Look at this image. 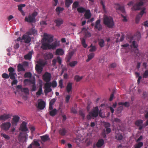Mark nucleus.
Masks as SVG:
<instances>
[{
    "label": "nucleus",
    "instance_id": "obj_24",
    "mask_svg": "<svg viewBox=\"0 0 148 148\" xmlns=\"http://www.w3.org/2000/svg\"><path fill=\"white\" fill-rule=\"evenodd\" d=\"M53 57V54L50 53H45L44 56V58L45 60H48L52 58Z\"/></svg>",
    "mask_w": 148,
    "mask_h": 148
},
{
    "label": "nucleus",
    "instance_id": "obj_63",
    "mask_svg": "<svg viewBox=\"0 0 148 148\" xmlns=\"http://www.w3.org/2000/svg\"><path fill=\"white\" fill-rule=\"evenodd\" d=\"M13 80L12 81L11 83V84L12 85H16L18 83L17 80L15 79H13Z\"/></svg>",
    "mask_w": 148,
    "mask_h": 148
},
{
    "label": "nucleus",
    "instance_id": "obj_19",
    "mask_svg": "<svg viewBox=\"0 0 148 148\" xmlns=\"http://www.w3.org/2000/svg\"><path fill=\"white\" fill-rule=\"evenodd\" d=\"M110 124L109 123H105L104 124V127L107 134L110 133L111 131V129L110 128Z\"/></svg>",
    "mask_w": 148,
    "mask_h": 148
},
{
    "label": "nucleus",
    "instance_id": "obj_5",
    "mask_svg": "<svg viewBox=\"0 0 148 148\" xmlns=\"http://www.w3.org/2000/svg\"><path fill=\"white\" fill-rule=\"evenodd\" d=\"M8 71L9 72V77H10L11 79H15V75H16L15 69L13 67H10L8 68Z\"/></svg>",
    "mask_w": 148,
    "mask_h": 148
},
{
    "label": "nucleus",
    "instance_id": "obj_35",
    "mask_svg": "<svg viewBox=\"0 0 148 148\" xmlns=\"http://www.w3.org/2000/svg\"><path fill=\"white\" fill-rule=\"evenodd\" d=\"M25 70L22 65L19 64L17 66V71L18 72L21 71H25Z\"/></svg>",
    "mask_w": 148,
    "mask_h": 148
},
{
    "label": "nucleus",
    "instance_id": "obj_45",
    "mask_svg": "<svg viewBox=\"0 0 148 148\" xmlns=\"http://www.w3.org/2000/svg\"><path fill=\"white\" fill-rule=\"evenodd\" d=\"M116 9L117 10H120L121 12L123 13L125 12L124 7L123 6L118 5V7L116 8Z\"/></svg>",
    "mask_w": 148,
    "mask_h": 148
},
{
    "label": "nucleus",
    "instance_id": "obj_22",
    "mask_svg": "<svg viewBox=\"0 0 148 148\" xmlns=\"http://www.w3.org/2000/svg\"><path fill=\"white\" fill-rule=\"evenodd\" d=\"M87 34H86L84 36L83 38H80V40L81 41V44L83 47L84 48H86L87 46V45L86 43V40Z\"/></svg>",
    "mask_w": 148,
    "mask_h": 148
},
{
    "label": "nucleus",
    "instance_id": "obj_50",
    "mask_svg": "<svg viewBox=\"0 0 148 148\" xmlns=\"http://www.w3.org/2000/svg\"><path fill=\"white\" fill-rule=\"evenodd\" d=\"M89 47L91 48L89 49V51L90 52L94 51L97 49L96 47L95 46H93L92 44H91L90 46Z\"/></svg>",
    "mask_w": 148,
    "mask_h": 148
},
{
    "label": "nucleus",
    "instance_id": "obj_42",
    "mask_svg": "<svg viewBox=\"0 0 148 148\" xmlns=\"http://www.w3.org/2000/svg\"><path fill=\"white\" fill-rule=\"evenodd\" d=\"M143 123V121L141 119L137 120L135 122V125L137 126H139L142 125Z\"/></svg>",
    "mask_w": 148,
    "mask_h": 148
},
{
    "label": "nucleus",
    "instance_id": "obj_2",
    "mask_svg": "<svg viewBox=\"0 0 148 148\" xmlns=\"http://www.w3.org/2000/svg\"><path fill=\"white\" fill-rule=\"evenodd\" d=\"M104 24L109 28H112L114 25V23L112 18L110 16L105 15L103 17Z\"/></svg>",
    "mask_w": 148,
    "mask_h": 148
},
{
    "label": "nucleus",
    "instance_id": "obj_10",
    "mask_svg": "<svg viewBox=\"0 0 148 148\" xmlns=\"http://www.w3.org/2000/svg\"><path fill=\"white\" fill-rule=\"evenodd\" d=\"M11 124L9 122H6L3 123L1 125V128L5 130H8L10 127Z\"/></svg>",
    "mask_w": 148,
    "mask_h": 148
},
{
    "label": "nucleus",
    "instance_id": "obj_41",
    "mask_svg": "<svg viewBox=\"0 0 148 148\" xmlns=\"http://www.w3.org/2000/svg\"><path fill=\"white\" fill-rule=\"evenodd\" d=\"M77 10V11L80 13H83L84 12H86V10L83 7H80L78 8Z\"/></svg>",
    "mask_w": 148,
    "mask_h": 148
},
{
    "label": "nucleus",
    "instance_id": "obj_26",
    "mask_svg": "<svg viewBox=\"0 0 148 148\" xmlns=\"http://www.w3.org/2000/svg\"><path fill=\"white\" fill-rule=\"evenodd\" d=\"M33 53V51H30L27 54L25 55L24 56V59L26 60H30L31 59L32 57V55Z\"/></svg>",
    "mask_w": 148,
    "mask_h": 148
},
{
    "label": "nucleus",
    "instance_id": "obj_15",
    "mask_svg": "<svg viewBox=\"0 0 148 148\" xmlns=\"http://www.w3.org/2000/svg\"><path fill=\"white\" fill-rule=\"evenodd\" d=\"M59 41L56 40L50 44V49H54L57 47L59 46Z\"/></svg>",
    "mask_w": 148,
    "mask_h": 148
},
{
    "label": "nucleus",
    "instance_id": "obj_51",
    "mask_svg": "<svg viewBox=\"0 0 148 148\" xmlns=\"http://www.w3.org/2000/svg\"><path fill=\"white\" fill-rule=\"evenodd\" d=\"M32 76V74L30 72H27L25 73L24 75V77H25L30 78Z\"/></svg>",
    "mask_w": 148,
    "mask_h": 148
},
{
    "label": "nucleus",
    "instance_id": "obj_12",
    "mask_svg": "<svg viewBox=\"0 0 148 148\" xmlns=\"http://www.w3.org/2000/svg\"><path fill=\"white\" fill-rule=\"evenodd\" d=\"M37 30L35 29L34 27H33L29 30L27 32V34L28 35L35 36L37 34Z\"/></svg>",
    "mask_w": 148,
    "mask_h": 148
},
{
    "label": "nucleus",
    "instance_id": "obj_21",
    "mask_svg": "<svg viewBox=\"0 0 148 148\" xmlns=\"http://www.w3.org/2000/svg\"><path fill=\"white\" fill-rule=\"evenodd\" d=\"M10 117V114H4L0 116V120L5 121L9 119Z\"/></svg>",
    "mask_w": 148,
    "mask_h": 148
},
{
    "label": "nucleus",
    "instance_id": "obj_46",
    "mask_svg": "<svg viewBox=\"0 0 148 148\" xmlns=\"http://www.w3.org/2000/svg\"><path fill=\"white\" fill-rule=\"evenodd\" d=\"M42 86H40L39 87L38 91L36 92V95L39 96L42 94Z\"/></svg>",
    "mask_w": 148,
    "mask_h": 148
},
{
    "label": "nucleus",
    "instance_id": "obj_59",
    "mask_svg": "<svg viewBox=\"0 0 148 148\" xmlns=\"http://www.w3.org/2000/svg\"><path fill=\"white\" fill-rule=\"evenodd\" d=\"M57 86V83L56 81H53L51 83V86L53 88H55Z\"/></svg>",
    "mask_w": 148,
    "mask_h": 148
},
{
    "label": "nucleus",
    "instance_id": "obj_37",
    "mask_svg": "<svg viewBox=\"0 0 148 148\" xmlns=\"http://www.w3.org/2000/svg\"><path fill=\"white\" fill-rule=\"evenodd\" d=\"M94 56L95 54L93 53H92L88 55V59L86 60V61L87 62L89 61L94 57Z\"/></svg>",
    "mask_w": 148,
    "mask_h": 148
},
{
    "label": "nucleus",
    "instance_id": "obj_54",
    "mask_svg": "<svg viewBox=\"0 0 148 148\" xmlns=\"http://www.w3.org/2000/svg\"><path fill=\"white\" fill-rule=\"evenodd\" d=\"M1 136L7 140H9L10 138V136L5 134H1Z\"/></svg>",
    "mask_w": 148,
    "mask_h": 148
},
{
    "label": "nucleus",
    "instance_id": "obj_27",
    "mask_svg": "<svg viewBox=\"0 0 148 148\" xmlns=\"http://www.w3.org/2000/svg\"><path fill=\"white\" fill-rule=\"evenodd\" d=\"M59 133L62 136H64L67 133V130L64 128L60 129L58 131Z\"/></svg>",
    "mask_w": 148,
    "mask_h": 148
},
{
    "label": "nucleus",
    "instance_id": "obj_25",
    "mask_svg": "<svg viewBox=\"0 0 148 148\" xmlns=\"http://www.w3.org/2000/svg\"><path fill=\"white\" fill-rule=\"evenodd\" d=\"M72 83L68 82L66 87V90L67 92L69 93L72 90Z\"/></svg>",
    "mask_w": 148,
    "mask_h": 148
},
{
    "label": "nucleus",
    "instance_id": "obj_56",
    "mask_svg": "<svg viewBox=\"0 0 148 148\" xmlns=\"http://www.w3.org/2000/svg\"><path fill=\"white\" fill-rule=\"evenodd\" d=\"M59 86L60 87V88H62L64 87L63 84V80L62 79H60V80L59 82Z\"/></svg>",
    "mask_w": 148,
    "mask_h": 148
},
{
    "label": "nucleus",
    "instance_id": "obj_32",
    "mask_svg": "<svg viewBox=\"0 0 148 148\" xmlns=\"http://www.w3.org/2000/svg\"><path fill=\"white\" fill-rule=\"evenodd\" d=\"M73 55V53L71 52L69 53L68 55L67 56L66 58V61L67 62H69L71 59Z\"/></svg>",
    "mask_w": 148,
    "mask_h": 148
},
{
    "label": "nucleus",
    "instance_id": "obj_31",
    "mask_svg": "<svg viewBox=\"0 0 148 148\" xmlns=\"http://www.w3.org/2000/svg\"><path fill=\"white\" fill-rule=\"evenodd\" d=\"M41 140L43 142L48 140L49 139V136L47 134L41 136L40 137Z\"/></svg>",
    "mask_w": 148,
    "mask_h": 148
},
{
    "label": "nucleus",
    "instance_id": "obj_61",
    "mask_svg": "<svg viewBox=\"0 0 148 148\" xmlns=\"http://www.w3.org/2000/svg\"><path fill=\"white\" fill-rule=\"evenodd\" d=\"M132 45L134 48H137L138 47V45L136 44V42L134 40L132 42Z\"/></svg>",
    "mask_w": 148,
    "mask_h": 148
},
{
    "label": "nucleus",
    "instance_id": "obj_9",
    "mask_svg": "<svg viewBox=\"0 0 148 148\" xmlns=\"http://www.w3.org/2000/svg\"><path fill=\"white\" fill-rule=\"evenodd\" d=\"M25 21L29 23H33L36 22L35 18L29 14L28 16H26L25 19Z\"/></svg>",
    "mask_w": 148,
    "mask_h": 148
},
{
    "label": "nucleus",
    "instance_id": "obj_60",
    "mask_svg": "<svg viewBox=\"0 0 148 148\" xmlns=\"http://www.w3.org/2000/svg\"><path fill=\"white\" fill-rule=\"evenodd\" d=\"M34 143L32 144V145H34L37 147H39L40 146L39 143L37 141L34 140Z\"/></svg>",
    "mask_w": 148,
    "mask_h": 148
},
{
    "label": "nucleus",
    "instance_id": "obj_55",
    "mask_svg": "<svg viewBox=\"0 0 148 148\" xmlns=\"http://www.w3.org/2000/svg\"><path fill=\"white\" fill-rule=\"evenodd\" d=\"M2 77L4 79H8L9 78V75L6 73H3L2 75Z\"/></svg>",
    "mask_w": 148,
    "mask_h": 148
},
{
    "label": "nucleus",
    "instance_id": "obj_47",
    "mask_svg": "<svg viewBox=\"0 0 148 148\" xmlns=\"http://www.w3.org/2000/svg\"><path fill=\"white\" fill-rule=\"evenodd\" d=\"M83 77V76L80 77L78 75H76L75 76L74 79L77 82H78L82 79Z\"/></svg>",
    "mask_w": 148,
    "mask_h": 148
},
{
    "label": "nucleus",
    "instance_id": "obj_57",
    "mask_svg": "<svg viewBox=\"0 0 148 148\" xmlns=\"http://www.w3.org/2000/svg\"><path fill=\"white\" fill-rule=\"evenodd\" d=\"M79 114L82 116V119H84L85 117V114L83 112L82 110H80L79 111Z\"/></svg>",
    "mask_w": 148,
    "mask_h": 148
},
{
    "label": "nucleus",
    "instance_id": "obj_52",
    "mask_svg": "<svg viewBox=\"0 0 148 148\" xmlns=\"http://www.w3.org/2000/svg\"><path fill=\"white\" fill-rule=\"evenodd\" d=\"M100 3L102 6V9L104 12H106V10L105 8V5L103 1L101 0L100 1Z\"/></svg>",
    "mask_w": 148,
    "mask_h": 148
},
{
    "label": "nucleus",
    "instance_id": "obj_8",
    "mask_svg": "<svg viewBox=\"0 0 148 148\" xmlns=\"http://www.w3.org/2000/svg\"><path fill=\"white\" fill-rule=\"evenodd\" d=\"M45 106V103L42 99H39L38 100V108L40 110L44 109Z\"/></svg>",
    "mask_w": 148,
    "mask_h": 148
},
{
    "label": "nucleus",
    "instance_id": "obj_30",
    "mask_svg": "<svg viewBox=\"0 0 148 148\" xmlns=\"http://www.w3.org/2000/svg\"><path fill=\"white\" fill-rule=\"evenodd\" d=\"M115 137L116 139L118 140H122L123 138V136L121 134L116 133Z\"/></svg>",
    "mask_w": 148,
    "mask_h": 148
},
{
    "label": "nucleus",
    "instance_id": "obj_18",
    "mask_svg": "<svg viewBox=\"0 0 148 148\" xmlns=\"http://www.w3.org/2000/svg\"><path fill=\"white\" fill-rule=\"evenodd\" d=\"M54 22L56 24V26L59 27L63 23V20L61 18H58L55 20Z\"/></svg>",
    "mask_w": 148,
    "mask_h": 148
},
{
    "label": "nucleus",
    "instance_id": "obj_17",
    "mask_svg": "<svg viewBox=\"0 0 148 148\" xmlns=\"http://www.w3.org/2000/svg\"><path fill=\"white\" fill-rule=\"evenodd\" d=\"M20 117L18 116H13L12 124L13 125H16L17 123L19 121Z\"/></svg>",
    "mask_w": 148,
    "mask_h": 148
},
{
    "label": "nucleus",
    "instance_id": "obj_11",
    "mask_svg": "<svg viewBox=\"0 0 148 148\" xmlns=\"http://www.w3.org/2000/svg\"><path fill=\"white\" fill-rule=\"evenodd\" d=\"M19 130L23 132H27L28 131V129L27 127V123L25 122H23L20 125Z\"/></svg>",
    "mask_w": 148,
    "mask_h": 148
},
{
    "label": "nucleus",
    "instance_id": "obj_3",
    "mask_svg": "<svg viewBox=\"0 0 148 148\" xmlns=\"http://www.w3.org/2000/svg\"><path fill=\"white\" fill-rule=\"evenodd\" d=\"M99 109L97 107H95L94 109L90 112L87 116L88 120H90L92 118L97 117L99 114Z\"/></svg>",
    "mask_w": 148,
    "mask_h": 148
},
{
    "label": "nucleus",
    "instance_id": "obj_29",
    "mask_svg": "<svg viewBox=\"0 0 148 148\" xmlns=\"http://www.w3.org/2000/svg\"><path fill=\"white\" fill-rule=\"evenodd\" d=\"M84 16L85 18L87 19L90 18L91 16L90 10H87L85 12Z\"/></svg>",
    "mask_w": 148,
    "mask_h": 148
},
{
    "label": "nucleus",
    "instance_id": "obj_13",
    "mask_svg": "<svg viewBox=\"0 0 148 148\" xmlns=\"http://www.w3.org/2000/svg\"><path fill=\"white\" fill-rule=\"evenodd\" d=\"M100 20L98 19L96 21L95 25V28L98 29L99 31H100L102 28V26L100 24Z\"/></svg>",
    "mask_w": 148,
    "mask_h": 148
},
{
    "label": "nucleus",
    "instance_id": "obj_16",
    "mask_svg": "<svg viewBox=\"0 0 148 148\" xmlns=\"http://www.w3.org/2000/svg\"><path fill=\"white\" fill-rule=\"evenodd\" d=\"M22 39L24 40V42L26 43H29L31 40V37L27 35L24 34L22 36Z\"/></svg>",
    "mask_w": 148,
    "mask_h": 148
},
{
    "label": "nucleus",
    "instance_id": "obj_7",
    "mask_svg": "<svg viewBox=\"0 0 148 148\" xmlns=\"http://www.w3.org/2000/svg\"><path fill=\"white\" fill-rule=\"evenodd\" d=\"M51 86V82L46 83L45 84V89L44 91L46 95L48 93L51 92L52 91V89L50 88Z\"/></svg>",
    "mask_w": 148,
    "mask_h": 148
},
{
    "label": "nucleus",
    "instance_id": "obj_36",
    "mask_svg": "<svg viewBox=\"0 0 148 148\" xmlns=\"http://www.w3.org/2000/svg\"><path fill=\"white\" fill-rule=\"evenodd\" d=\"M64 9L63 8H61L60 7H58L56 9V11L58 14H59L60 13L62 12L63 11Z\"/></svg>",
    "mask_w": 148,
    "mask_h": 148
},
{
    "label": "nucleus",
    "instance_id": "obj_48",
    "mask_svg": "<svg viewBox=\"0 0 148 148\" xmlns=\"http://www.w3.org/2000/svg\"><path fill=\"white\" fill-rule=\"evenodd\" d=\"M79 6V2L77 1H75L72 5V9H75Z\"/></svg>",
    "mask_w": 148,
    "mask_h": 148
},
{
    "label": "nucleus",
    "instance_id": "obj_49",
    "mask_svg": "<svg viewBox=\"0 0 148 148\" xmlns=\"http://www.w3.org/2000/svg\"><path fill=\"white\" fill-rule=\"evenodd\" d=\"M21 91L24 92L26 95H28L29 94V90L27 88H24L21 89Z\"/></svg>",
    "mask_w": 148,
    "mask_h": 148
},
{
    "label": "nucleus",
    "instance_id": "obj_40",
    "mask_svg": "<svg viewBox=\"0 0 148 148\" xmlns=\"http://www.w3.org/2000/svg\"><path fill=\"white\" fill-rule=\"evenodd\" d=\"M135 38L137 40H139L141 38L140 33L139 32H137L134 35Z\"/></svg>",
    "mask_w": 148,
    "mask_h": 148
},
{
    "label": "nucleus",
    "instance_id": "obj_1",
    "mask_svg": "<svg viewBox=\"0 0 148 148\" xmlns=\"http://www.w3.org/2000/svg\"><path fill=\"white\" fill-rule=\"evenodd\" d=\"M43 42H42L41 48L44 50L50 49V44L53 41V36L45 33L44 35Z\"/></svg>",
    "mask_w": 148,
    "mask_h": 148
},
{
    "label": "nucleus",
    "instance_id": "obj_44",
    "mask_svg": "<svg viewBox=\"0 0 148 148\" xmlns=\"http://www.w3.org/2000/svg\"><path fill=\"white\" fill-rule=\"evenodd\" d=\"M99 45L101 47H102L104 46V41L102 39H100L98 40Z\"/></svg>",
    "mask_w": 148,
    "mask_h": 148
},
{
    "label": "nucleus",
    "instance_id": "obj_14",
    "mask_svg": "<svg viewBox=\"0 0 148 148\" xmlns=\"http://www.w3.org/2000/svg\"><path fill=\"white\" fill-rule=\"evenodd\" d=\"M145 9L144 8L140 12L139 14L138 15L136 18V23H138L139 22L140 18L142 17L143 15L145 13Z\"/></svg>",
    "mask_w": 148,
    "mask_h": 148
},
{
    "label": "nucleus",
    "instance_id": "obj_58",
    "mask_svg": "<svg viewBox=\"0 0 148 148\" xmlns=\"http://www.w3.org/2000/svg\"><path fill=\"white\" fill-rule=\"evenodd\" d=\"M57 61L59 64L60 65H61L62 63V60L60 57L58 56L56 58Z\"/></svg>",
    "mask_w": 148,
    "mask_h": 148
},
{
    "label": "nucleus",
    "instance_id": "obj_33",
    "mask_svg": "<svg viewBox=\"0 0 148 148\" xmlns=\"http://www.w3.org/2000/svg\"><path fill=\"white\" fill-rule=\"evenodd\" d=\"M26 5L25 4H21L18 5V10L21 12L23 15H24L23 13H24L23 11L22 10L23 7H25Z\"/></svg>",
    "mask_w": 148,
    "mask_h": 148
},
{
    "label": "nucleus",
    "instance_id": "obj_20",
    "mask_svg": "<svg viewBox=\"0 0 148 148\" xmlns=\"http://www.w3.org/2000/svg\"><path fill=\"white\" fill-rule=\"evenodd\" d=\"M104 142L102 139H99L96 144V146L97 148L101 147L104 144Z\"/></svg>",
    "mask_w": 148,
    "mask_h": 148
},
{
    "label": "nucleus",
    "instance_id": "obj_64",
    "mask_svg": "<svg viewBox=\"0 0 148 148\" xmlns=\"http://www.w3.org/2000/svg\"><path fill=\"white\" fill-rule=\"evenodd\" d=\"M56 100L55 99H53L50 101L49 102V104L52 105H53L55 102Z\"/></svg>",
    "mask_w": 148,
    "mask_h": 148
},
{
    "label": "nucleus",
    "instance_id": "obj_62",
    "mask_svg": "<svg viewBox=\"0 0 148 148\" xmlns=\"http://www.w3.org/2000/svg\"><path fill=\"white\" fill-rule=\"evenodd\" d=\"M71 96L69 95H66L65 98V101L66 103H68L69 102V99H70Z\"/></svg>",
    "mask_w": 148,
    "mask_h": 148
},
{
    "label": "nucleus",
    "instance_id": "obj_38",
    "mask_svg": "<svg viewBox=\"0 0 148 148\" xmlns=\"http://www.w3.org/2000/svg\"><path fill=\"white\" fill-rule=\"evenodd\" d=\"M57 112V110L56 109H54L49 112V114L51 116H53L56 114Z\"/></svg>",
    "mask_w": 148,
    "mask_h": 148
},
{
    "label": "nucleus",
    "instance_id": "obj_43",
    "mask_svg": "<svg viewBox=\"0 0 148 148\" xmlns=\"http://www.w3.org/2000/svg\"><path fill=\"white\" fill-rule=\"evenodd\" d=\"M143 145V143L142 142H140L134 145L135 148H140Z\"/></svg>",
    "mask_w": 148,
    "mask_h": 148
},
{
    "label": "nucleus",
    "instance_id": "obj_28",
    "mask_svg": "<svg viewBox=\"0 0 148 148\" xmlns=\"http://www.w3.org/2000/svg\"><path fill=\"white\" fill-rule=\"evenodd\" d=\"M64 53L63 50L62 49H58L56 51V55L62 56L64 54Z\"/></svg>",
    "mask_w": 148,
    "mask_h": 148
},
{
    "label": "nucleus",
    "instance_id": "obj_23",
    "mask_svg": "<svg viewBox=\"0 0 148 148\" xmlns=\"http://www.w3.org/2000/svg\"><path fill=\"white\" fill-rule=\"evenodd\" d=\"M41 65L42 64L40 63L39 64H37L36 66V70L39 73H40L42 71V68Z\"/></svg>",
    "mask_w": 148,
    "mask_h": 148
},
{
    "label": "nucleus",
    "instance_id": "obj_39",
    "mask_svg": "<svg viewBox=\"0 0 148 148\" xmlns=\"http://www.w3.org/2000/svg\"><path fill=\"white\" fill-rule=\"evenodd\" d=\"M77 63V61H75L70 62L69 64H67V65L71 67H73L75 66Z\"/></svg>",
    "mask_w": 148,
    "mask_h": 148
},
{
    "label": "nucleus",
    "instance_id": "obj_53",
    "mask_svg": "<svg viewBox=\"0 0 148 148\" xmlns=\"http://www.w3.org/2000/svg\"><path fill=\"white\" fill-rule=\"evenodd\" d=\"M143 77L144 78H147L148 77V70H146L143 75Z\"/></svg>",
    "mask_w": 148,
    "mask_h": 148
},
{
    "label": "nucleus",
    "instance_id": "obj_4",
    "mask_svg": "<svg viewBox=\"0 0 148 148\" xmlns=\"http://www.w3.org/2000/svg\"><path fill=\"white\" fill-rule=\"evenodd\" d=\"M43 80L46 83H49L51 78V76L50 73L47 72H45L42 76Z\"/></svg>",
    "mask_w": 148,
    "mask_h": 148
},
{
    "label": "nucleus",
    "instance_id": "obj_34",
    "mask_svg": "<svg viewBox=\"0 0 148 148\" xmlns=\"http://www.w3.org/2000/svg\"><path fill=\"white\" fill-rule=\"evenodd\" d=\"M73 0H65V5L66 7L68 8L71 4L73 3Z\"/></svg>",
    "mask_w": 148,
    "mask_h": 148
},
{
    "label": "nucleus",
    "instance_id": "obj_6",
    "mask_svg": "<svg viewBox=\"0 0 148 148\" xmlns=\"http://www.w3.org/2000/svg\"><path fill=\"white\" fill-rule=\"evenodd\" d=\"M143 5V2L141 1L139 3L134 4L132 9V10H140L141 6Z\"/></svg>",
    "mask_w": 148,
    "mask_h": 148
}]
</instances>
